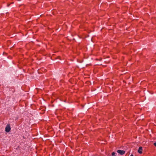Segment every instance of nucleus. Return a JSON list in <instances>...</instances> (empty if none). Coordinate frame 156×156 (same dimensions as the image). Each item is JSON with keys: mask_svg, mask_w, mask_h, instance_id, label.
<instances>
[{"mask_svg": "<svg viewBox=\"0 0 156 156\" xmlns=\"http://www.w3.org/2000/svg\"><path fill=\"white\" fill-rule=\"evenodd\" d=\"M130 156H133V155L132 154L130 155Z\"/></svg>", "mask_w": 156, "mask_h": 156, "instance_id": "7", "label": "nucleus"}, {"mask_svg": "<svg viewBox=\"0 0 156 156\" xmlns=\"http://www.w3.org/2000/svg\"><path fill=\"white\" fill-rule=\"evenodd\" d=\"M117 152L119 154H120L121 155H122L124 154L125 153V151L124 150H118L117 151Z\"/></svg>", "mask_w": 156, "mask_h": 156, "instance_id": "2", "label": "nucleus"}, {"mask_svg": "<svg viewBox=\"0 0 156 156\" xmlns=\"http://www.w3.org/2000/svg\"><path fill=\"white\" fill-rule=\"evenodd\" d=\"M142 150H143L142 147H140L138 150V152L140 154H142Z\"/></svg>", "mask_w": 156, "mask_h": 156, "instance_id": "3", "label": "nucleus"}, {"mask_svg": "<svg viewBox=\"0 0 156 156\" xmlns=\"http://www.w3.org/2000/svg\"><path fill=\"white\" fill-rule=\"evenodd\" d=\"M153 144L156 147V141Z\"/></svg>", "mask_w": 156, "mask_h": 156, "instance_id": "5", "label": "nucleus"}, {"mask_svg": "<svg viewBox=\"0 0 156 156\" xmlns=\"http://www.w3.org/2000/svg\"><path fill=\"white\" fill-rule=\"evenodd\" d=\"M9 5H10V4H8L7 5V6H9Z\"/></svg>", "mask_w": 156, "mask_h": 156, "instance_id": "6", "label": "nucleus"}, {"mask_svg": "<svg viewBox=\"0 0 156 156\" xmlns=\"http://www.w3.org/2000/svg\"><path fill=\"white\" fill-rule=\"evenodd\" d=\"M112 155L110 156H115V153L114 152H113L112 153Z\"/></svg>", "mask_w": 156, "mask_h": 156, "instance_id": "4", "label": "nucleus"}, {"mask_svg": "<svg viewBox=\"0 0 156 156\" xmlns=\"http://www.w3.org/2000/svg\"><path fill=\"white\" fill-rule=\"evenodd\" d=\"M11 130V127L9 125H7L5 128V131L8 133Z\"/></svg>", "mask_w": 156, "mask_h": 156, "instance_id": "1", "label": "nucleus"}]
</instances>
